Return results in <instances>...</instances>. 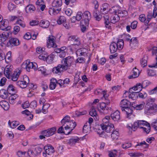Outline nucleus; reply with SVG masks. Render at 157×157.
<instances>
[{"label":"nucleus","instance_id":"f257e3e1","mask_svg":"<svg viewBox=\"0 0 157 157\" xmlns=\"http://www.w3.org/2000/svg\"><path fill=\"white\" fill-rule=\"evenodd\" d=\"M120 106L121 107L122 111L126 113L128 117L132 114L133 109L134 108L131 105V103L125 99L121 101Z\"/></svg>","mask_w":157,"mask_h":157},{"label":"nucleus","instance_id":"f03ea898","mask_svg":"<svg viewBox=\"0 0 157 157\" xmlns=\"http://www.w3.org/2000/svg\"><path fill=\"white\" fill-rule=\"evenodd\" d=\"M124 41L122 39H119L117 43L113 42L110 45V50L111 53L115 52L117 49L121 50L124 46Z\"/></svg>","mask_w":157,"mask_h":157},{"label":"nucleus","instance_id":"7ed1b4c3","mask_svg":"<svg viewBox=\"0 0 157 157\" xmlns=\"http://www.w3.org/2000/svg\"><path fill=\"white\" fill-rule=\"evenodd\" d=\"M138 128H142L143 131L148 134L150 131L151 126L149 123L145 121H137Z\"/></svg>","mask_w":157,"mask_h":157},{"label":"nucleus","instance_id":"20e7f679","mask_svg":"<svg viewBox=\"0 0 157 157\" xmlns=\"http://www.w3.org/2000/svg\"><path fill=\"white\" fill-rule=\"evenodd\" d=\"M138 128H142L143 131L148 134L150 131L151 126L149 123L145 121H137Z\"/></svg>","mask_w":157,"mask_h":157},{"label":"nucleus","instance_id":"39448f33","mask_svg":"<svg viewBox=\"0 0 157 157\" xmlns=\"http://www.w3.org/2000/svg\"><path fill=\"white\" fill-rule=\"evenodd\" d=\"M73 61L74 59L72 57L67 56L62 59L61 62V64L63 66V68L67 70L70 68Z\"/></svg>","mask_w":157,"mask_h":157},{"label":"nucleus","instance_id":"423d86ee","mask_svg":"<svg viewBox=\"0 0 157 157\" xmlns=\"http://www.w3.org/2000/svg\"><path fill=\"white\" fill-rule=\"evenodd\" d=\"M108 125H102V127H101V129L102 130L101 131V130L98 129V133L99 134H102L104 131H105L107 133H111L114 130V125L113 124H109Z\"/></svg>","mask_w":157,"mask_h":157},{"label":"nucleus","instance_id":"0eeeda50","mask_svg":"<svg viewBox=\"0 0 157 157\" xmlns=\"http://www.w3.org/2000/svg\"><path fill=\"white\" fill-rule=\"evenodd\" d=\"M22 68H26L28 72L30 71V69H33L34 70H36L37 67V64L36 63H34L30 62L29 61H26V62H24L21 65Z\"/></svg>","mask_w":157,"mask_h":157},{"label":"nucleus","instance_id":"6e6552de","mask_svg":"<svg viewBox=\"0 0 157 157\" xmlns=\"http://www.w3.org/2000/svg\"><path fill=\"white\" fill-rule=\"evenodd\" d=\"M29 82V77L26 75L23 77V81H19L15 82L16 84L20 87L24 88L26 87L27 84Z\"/></svg>","mask_w":157,"mask_h":157},{"label":"nucleus","instance_id":"1a4fd4ad","mask_svg":"<svg viewBox=\"0 0 157 157\" xmlns=\"http://www.w3.org/2000/svg\"><path fill=\"white\" fill-rule=\"evenodd\" d=\"M82 19L81 21V24L84 23L86 25H88L89 20L91 18V14L88 11H86L82 14Z\"/></svg>","mask_w":157,"mask_h":157},{"label":"nucleus","instance_id":"9d476101","mask_svg":"<svg viewBox=\"0 0 157 157\" xmlns=\"http://www.w3.org/2000/svg\"><path fill=\"white\" fill-rule=\"evenodd\" d=\"M47 41V46L48 48L53 47L56 48L57 47V45L55 43V38L52 35H50L48 38Z\"/></svg>","mask_w":157,"mask_h":157},{"label":"nucleus","instance_id":"9b49d317","mask_svg":"<svg viewBox=\"0 0 157 157\" xmlns=\"http://www.w3.org/2000/svg\"><path fill=\"white\" fill-rule=\"evenodd\" d=\"M45 152H43V155L44 156H46V154L48 155L53 153L55 151L54 148L50 144L45 145L44 147Z\"/></svg>","mask_w":157,"mask_h":157},{"label":"nucleus","instance_id":"f8f14e48","mask_svg":"<svg viewBox=\"0 0 157 157\" xmlns=\"http://www.w3.org/2000/svg\"><path fill=\"white\" fill-rule=\"evenodd\" d=\"M68 40L71 41L74 44L77 46L81 44V41L79 38L77 36H71L68 38Z\"/></svg>","mask_w":157,"mask_h":157},{"label":"nucleus","instance_id":"ddd939ff","mask_svg":"<svg viewBox=\"0 0 157 157\" xmlns=\"http://www.w3.org/2000/svg\"><path fill=\"white\" fill-rule=\"evenodd\" d=\"M56 131V128L54 127L42 131V134L46 137H49L53 135Z\"/></svg>","mask_w":157,"mask_h":157},{"label":"nucleus","instance_id":"4468645a","mask_svg":"<svg viewBox=\"0 0 157 157\" xmlns=\"http://www.w3.org/2000/svg\"><path fill=\"white\" fill-rule=\"evenodd\" d=\"M19 44V42L18 39L14 38H12L10 39L7 43L8 47H10L17 46Z\"/></svg>","mask_w":157,"mask_h":157},{"label":"nucleus","instance_id":"2eb2a0df","mask_svg":"<svg viewBox=\"0 0 157 157\" xmlns=\"http://www.w3.org/2000/svg\"><path fill=\"white\" fill-rule=\"evenodd\" d=\"M77 124L73 120H71L68 123V124H67V125L65 126L64 127V128L65 130H67L69 129H71V131L75 128Z\"/></svg>","mask_w":157,"mask_h":157},{"label":"nucleus","instance_id":"dca6fc26","mask_svg":"<svg viewBox=\"0 0 157 157\" xmlns=\"http://www.w3.org/2000/svg\"><path fill=\"white\" fill-rule=\"evenodd\" d=\"M0 29L2 30L7 31L10 30L11 27L8 26V21L4 20L0 23Z\"/></svg>","mask_w":157,"mask_h":157},{"label":"nucleus","instance_id":"f3484780","mask_svg":"<svg viewBox=\"0 0 157 157\" xmlns=\"http://www.w3.org/2000/svg\"><path fill=\"white\" fill-rule=\"evenodd\" d=\"M66 70L63 68V66L61 64H59L56 67H54L52 69V72L54 73L58 74L61 73L62 71H66Z\"/></svg>","mask_w":157,"mask_h":157},{"label":"nucleus","instance_id":"a211bd4d","mask_svg":"<svg viewBox=\"0 0 157 157\" xmlns=\"http://www.w3.org/2000/svg\"><path fill=\"white\" fill-rule=\"evenodd\" d=\"M130 90L129 92H125L124 94V96L125 97H127V96L126 95L127 94V95H128V97L129 98H131L132 100H134L136 99V97H137V96L136 95V94L138 93V92H130Z\"/></svg>","mask_w":157,"mask_h":157},{"label":"nucleus","instance_id":"6ab92c4d","mask_svg":"<svg viewBox=\"0 0 157 157\" xmlns=\"http://www.w3.org/2000/svg\"><path fill=\"white\" fill-rule=\"evenodd\" d=\"M111 117L114 121H118L120 118V113L118 110H116L111 114Z\"/></svg>","mask_w":157,"mask_h":157},{"label":"nucleus","instance_id":"aec40b11","mask_svg":"<svg viewBox=\"0 0 157 157\" xmlns=\"http://www.w3.org/2000/svg\"><path fill=\"white\" fill-rule=\"evenodd\" d=\"M109 6V5L106 3L102 4L100 10V12L103 14H106L108 12V9Z\"/></svg>","mask_w":157,"mask_h":157},{"label":"nucleus","instance_id":"412c9836","mask_svg":"<svg viewBox=\"0 0 157 157\" xmlns=\"http://www.w3.org/2000/svg\"><path fill=\"white\" fill-rule=\"evenodd\" d=\"M97 108L99 110L101 109L103 110H104L105 109L108 110L109 109V107L106 105L105 103L103 102L99 103L97 105Z\"/></svg>","mask_w":157,"mask_h":157},{"label":"nucleus","instance_id":"4be33fe9","mask_svg":"<svg viewBox=\"0 0 157 157\" xmlns=\"http://www.w3.org/2000/svg\"><path fill=\"white\" fill-rule=\"evenodd\" d=\"M144 82H143L142 84L141 83H137L135 86L130 89L129 90H131L133 89L134 90H137V91L140 92L142 88H144Z\"/></svg>","mask_w":157,"mask_h":157},{"label":"nucleus","instance_id":"5701e85b","mask_svg":"<svg viewBox=\"0 0 157 157\" xmlns=\"http://www.w3.org/2000/svg\"><path fill=\"white\" fill-rule=\"evenodd\" d=\"M9 34L7 32H4L0 35V41L2 43L7 39L9 37Z\"/></svg>","mask_w":157,"mask_h":157},{"label":"nucleus","instance_id":"b1692460","mask_svg":"<svg viewBox=\"0 0 157 157\" xmlns=\"http://www.w3.org/2000/svg\"><path fill=\"white\" fill-rule=\"evenodd\" d=\"M20 73L21 72L20 71H14V73L12 75H11L10 79H11V80L15 82L17 81L19 77Z\"/></svg>","mask_w":157,"mask_h":157},{"label":"nucleus","instance_id":"393cba45","mask_svg":"<svg viewBox=\"0 0 157 157\" xmlns=\"http://www.w3.org/2000/svg\"><path fill=\"white\" fill-rule=\"evenodd\" d=\"M79 139L77 137L71 138L69 140L68 143L71 146H72L76 143H79Z\"/></svg>","mask_w":157,"mask_h":157},{"label":"nucleus","instance_id":"a878e982","mask_svg":"<svg viewBox=\"0 0 157 157\" xmlns=\"http://www.w3.org/2000/svg\"><path fill=\"white\" fill-rule=\"evenodd\" d=\"M35 10V6L32 4L27 5L25 8V11L28 13H33Z\"/></svg>","mask_w":157,"mask_h":157},{"label":"nucleus","instance_id":"bb28decb","mask_svg":"<svg viewBox=\"0 0 157 157\" xmlns=\"http://www.w3.org/2000/svg\"><path fill=\"white\" fill-rule=\"evenodd\" d=\"M50 23L47 20H42L39 23V25L44 28H48L49 25Z\"/></svg>","mask_w":157,"mask_h":157},{"label":"nucleus","instance_id":"cd10ccee","mask_svg":"<svg viewBox=\"0 0 157 157\" xmlns=\"http://www.w3.org/2000/svg\"><path fill=\"white\" fill-rule=\"evenodd\" d=\"M1 106L5 110H7L10 107L9 103L5 101H1L0 102Z\"/></svg>","mask_w":157,"mask_h":157},{"label":"nucleus","instance_id":"c85d7f7f","mask_svg":"<svg viewBox=\"0 0 157 157\" xmlns=\"http://www.w3.org/2000/svg\"><path fill=\"white\" fill-rule=\"evenodd\" d=\"M145 110L148 113H152L156 112L157 110V105L156 104L153 105L152 106H150L149 108L145 109Z\"/></svg>","mask_w":157,"mask_h":157},{"label":"nucleus","instance_id":"c756f323","mask_svg":"<svg viewBox=\"0 0 157 157\" xmlns=\"http://www.w3.org/2000/svg\"><path fill=\"white\" fill-rule=\"evenodd\" d=\"M104 23L105 24V27L109 29L110 28L111 26L109 25L110 21H109V17L107 15H105L104 16Z\"/></svg>","mask_w":157,"mask_h":157},{"label":"nucleus","instance_id":"7c9ffc66","mask_svg":"<svg viewBox=\"0 0 157 157\" xmlns=\"http://www.w3.org/2000/svg\"><path fill=\"white\" fill-rule=\"evenodd\" d=\"M93 16L96 21H99L101 19L102 16L99 13L98 10H94L93 12Z\"/></svg>","mask_w":157,"mask_h":157},{"label":"nucleus","instance_id":"2f4dec72","mask_svg":"<svg viewBox=\"0 0 157 157\" xmlns=\"http://www.w3.org/2000/svg\"><path fill=\"white\" fill-rule=\"evenodd\" d=\"M71 121L70 117L68 115H66L61 120V123L63 126H64L65 124L67 125V124Z\"/></svg>","mask_w":157,"mask_h":157},{"label":"nucleus","instance_id":"473e14b6","mask_svg":"<svg viewBox=\"0 0 157 157\" xmlns=\"http://www.w3.org/2000/svg\"><path fill=\"white\" fill-rule=\"evenodd\" d=\"M120 20V17L117 14L112 16L110 18V22L112 23L115 24Z\"/></svg>","mask_w":157,"mask_h":157},{"label":"nucleus","instance_id":"72a5a7b5","mask_svg":"<svg viewBox=\"0 0 157 157\" xmlns=\"http://www.w3.org/2000/svg\"><path fill=\"white\" fill-rule=\"evenodd\" d=\"M57 80L54 78L51 79L50 83L49 85V88L51 90L54 89L56 86Z\"/></svg>","mask_w":157,"mask_h":157},{"label":"nucleus","instance_id":"f704fd0d","mask_svg":"<svg viewBox=\"0 0 157 157\" xmlns=\"http://www.w3.org/2000/svg\"><path fill=\"white\" fill-rule=\"evenodd\" d=\"M7 91L4 89L0 90V97L3 99H6L8 97Z\"/></svg>","mask_w":157,"mask_h":157},{"label":"nucleus","instance_id":"c9c22d12","mask_svg":"<svg viewBox=\"0 0 157 157\" xmlns=\"http://www.w3.org/2000/svg\"><path fill=\"white\" fill-rule=\"evenodd\" d=\"M62 0H54L52 3V6L55 7H60L62 5Z\"/></svg>","mask_w":157,"mask_h":157},{"label":"nucleus","instance_id":"e433bc0d","mask_svg":"<svg viewBox=\"0 0 157 157\" xmlns=\"http://www.w3.org/2000/svg\"><path fill=\"white\" fill-rule=\"evenodd\" d=\"M55 57V56L53 54H51L49 56H48L47 57L46 61L48 63L50 64L53 62V60L54 58Z\"/></svg>","mask_w":157,"mask_h":157},{"label":"nucleus","instance_id":"4c0bfd02","mask_svg":"<svg viewBox=\"0 0 157 157\" xmlns=\"http://www.w3.org/2000/svg\"><path fill=\"white\" fill-rule=\"evenodd\" d=\"M89 114L92 117H95L97 119L96 116L97 115V111L96 110L94 106H92L90 111L89 112Z\"/></svg>","mask_w":157,"mask_h":157},{"label":"nucleus","instance_id":"58836bf2","mask_svg":"<svg viewBox=\"0 0 157 157\" xmlns=\"http://www.w3.org/2000/svg\"><path fill=\"white\" fill-rule=\"evenodd\" d=\"M147 57L144 56L140 60V63L142 67H144L147 66Z\"/></svg>","mask_w":157,"mask_h":157},{"label":"nucleus","instance_id":"ea45409f","mask_svg":"<svg viewBox=\"0 0 157 157\" xmlns=\"http://www.w3.org/2000/svg\"><path fill=\"white\" fill-rule=\"evenodd\" d=\"M8 124L12 128H14L19 125V122L17 121H13L10 122V121L9 120L8 122Z\"/></svg>","mask_w":157,"mask_h":157},{"label":"nucleus","instance_id":"a19ab883","mask_svg":"<svg viewBox=\"0 0 157 157\" xmlns=\"http://www.w3.org/2000/svg\"><path fill=\"white\" fill-rule=\"evenodd\" d=\"M66 20V18L64 16H60L59 18L57 20V22L58 24L61 25L65 22Z\"/></svg>","mask_w":157,"mask_h":157},{"label":"nucleus","instance_id":"79ce46f5","mask_svg":"<svg viewBox=\"0 0 157 157\" xmlns=\"http://www.w3.org/2000/svg\"><path fill=\"white\" fill-rule=\"evenodd\" d=\"M119 134L118 132L116 131H113L111 135V137L113 140H117L118 138Z\"/></svg>","mask_w":157,"mask_h":157},{"label":"nucleus","instance_id":"37998d69","mask_svg":"<svg viewBox=\"0 0 157 157\" xmlns=\"http://www.w3.org/2000/svg\"><path fill=\"white\" fill-rule=\"evenodd\" d=\"M4 74L8 78L10 79V76L11 74V71L10 69L7 68H5L4 71Z\"/></svg>","mask_w":157,"mask_h":157},{"label":"nucleus","instance_id":"c03bdc74","mask_svg":"<svg viewBox=\"0 0 157 157\" xmlns=\"http://www.w3.org/2000/svg\"><path fill=\"white\" fill-rule=\"evenodd\" d=\"M33 149L36 156L40 154L42 151V148L38 146L35 147L34 148H33Z\"/></svg>","mask_w":157,"mask_h":157},{"label":"nucleus","instance_id":"a18cd8bd","mask_svg":"<svg viewBox=\"0 0 157 157\" xmlns=\"http://www.w3.org/2000/svg\"><path fill=\"white\" fill-rule=\"evenodd\" d=\"M47 54L44 52L43 53H41L38 56L39 58L40 59L45 60L47 59Z\"/></svg>","mask_w":157,"mask_h":157},{"label":"nucleus","instance_id":"49530a36","mask_svg":"<svg viewBox=\"0 0 157 157\" xmlns=\"http://www.w3.org/2000/svg\"><path fill=\"white\" fill-rule=\"evenodd\" d=\"M138 123L137 122H135L133 125H132V127L128 126L127 128L128 129H130L134 131H135L137 128L138 126Z\"/></svg>","mask_w":157,"mask_h":157},{"label":"nucleus","instance_id":"de8ad7c7","mask_svg":"<svg viewBox=\"0 0 157 157\" xmlns=\"http://www.w3.org/2000/svg\"><path fill=\"white\" fill-rule=\"evenodd\" d=\"M63 126L60 127L57 130V132L59 133H64L66 135H68L71 133V132H68L67 133H66L64 131V129Z\"/></svg>","mask_w":157,"mask_h":157},{"label":"nucleus","instance_id":"09e8293b","mask_svg":"<svg viewBox=\"0 0 157 157\" xmlns=\"http://www.w3.org/2000/svg\"><path fill=\"white\" fill-rule=\"evenodd\" d=\"M6 61L8 62H9L11 60V52L10 51L8 52L7 53L6 56H5Z\"/></svg>","mask_w":157,"mask_h":157},{"label":"nucleus","instance_id":"8fccbe9b","mask_svg":"<svg viewBox=\"0 0 157 157\" xmlns=\"http://www.w3.org/2000/svg\"><path fill=\"white\" fill-rule=\"evenodd\" d=\"M16 23L19 25L22 28H24L25 26V22L21 19H19L17 20Z\"/></svg>","mask_w":157,"mask_h":157},{"label":"nucleus","instance_id":"3c124183","mask_svg":"<svg viewBox=\"0 0 157 157\" xmlns=\"http://www.w3.org/2000/svg\"><path fill=\"white\" fill-rule=\"evenodd\" d=\"M132 144L130 143H125L123 144L122 145V148L125 149L129 148L131 147Z\"/></svg>","mask_w":157,"mask_h":157},{"label":"nucleus","instance_id":"603ef678","mask_svg":"<svg viewBox=\"0 0 157 157\" xmlns=\"http://www.w3.org/2000/svg\"><path fill=\"white\" fill-rule=\"evenodd\" d=\"M82 13L81 12H78L75 16L77 21H80L82 19Z\"/></svg>","mask_w":157,"mask_h":157},{"label":"nucleus","instance_id":"864d4df0","mask_svg":"<svg viewBox=\"0 0 157 157\" xmlns=\"http://www.w3.org/2000/svg\"><path fill=\"white\" fill-rule=\"evenodd\" d=\"M28 154L30 157H35L36 156L34 150H32L30 148L28 151Z\"/></svg>","mask_w":157,"mask_h":157},{"label":"nucleus","instance_id":"5fc2aeb1","mask_svg":"<svg viewBox=\"0 0 157 157\" xmlns=\"http://www.w3.org/2000/svg\"><path fill=\"white\" fill-rule=\"evenodd\" d=\"M132 71V74L134 75V77H137L139 76V71L138 69L135 67L133 69Z\"/></svg>","mask_w":157,"mask_h":157},{"label":"nucleus","instance_id":"6e6d98bb","mask_svg":"<svg viewBox=\"0 0 157 157\" xmlns=\"http://www.w3.org/2000/svg\"><path fill=\"white\" fill-rule=\"evenodd\" d=\"M90 126L89 124L88 123H86L84 125L83 128V132H87L90 127Z\"/></svg>","mask_w":157,"mask_h":157},{"label":"nucleus","instance_id":"4d7b16f0","mask_svg":"<svg viewBox=\"0 0 157 157\" xmlns=\"http://www.w3.org/2000/svg\"><path fill=\"white\" fill-rule=\"evenodd\" d=\"M144 106V103H142L140 104L136 105L135 108L136 110H140L142 109Z\"/></svg>","mask_w":157,"mask_h":157},{"label":"nucleus","instance_id":"13d9d810","mask_svg":"<svg viewBox=\"0 0 157 157\" xmlns=\"http://www.w3.org/2000/svg\"><path fill=\"white\" fill-rule=\"evenodd\" d=\"M56 84L59 85L60 87L61 88L64 87V81L61 79L57 80Z\"/></svg>","mask_w":157,"mask_h":157},{"label":"nucleus","instance_id":"bf43d9fd","mask_svg":"<svg viewBox=\"0 0 157 157\" xmlns=\"http://www.w3.org/2000/svg\"><path fill=\"white\" fill-rule=\"evenodd\" d=\"M117 12L118 14H122L121 16L123 17L124 15H127L128 13L127 12L126 10H118Z\"/></svg>","mask_w":157,"mask_h":157},{"label":"nucleus","instance_id":"052dcab7","mask_svg":"<svg viewBox=\"0 0 157 157\" xmlns=\"http://www.w3.org/2000/svg\"><path fill=\"white\" fill-rule=\"evenodd\" d=\"M15 90L14 86L11 84H10L8 86L7 91L8 93L13 92Z\"/></svg>","mask_w":157,"mask_h":157},{"label":"nucleus","instance_id":"680f3d73","mask_svg":"<svg viewBox=\"0 0 157 157\" xmlns=\"http://www.w3.org/2000/svg\"><path fill=\"white\" fill-rule=\"evenodd\" d=\"M87 112L86 111H84L82 112L76 111L75 114L78 117L80 115H83L86 114Z\"/></svg>","mask_w":157,"mask_h":157},{"label":"nucleus","instance_id":"e2e57ef3","mask_svg":"<svg viewBox=\"0 0 157 157\" xmlns=\"http://www.w3.org/2000/svg\"><path fill=\"white\" fill-rule=\"evenodd\" d=\"M138 41L136 37H133L130 39V44H137Z\"/></svg>","mask_w":157,"mask_h":157},{"label":"nucleus","instance_id":"0e129e2a","mask_svg":"<svg viewBox=\"0 0 157 157\" xmlns=\"http://www.w3.org/2000/svg\"><path fill=\"white\" fill-rule=\"evenodd\" d=\"M15 8V6L12 3H10L8 4V8L10 11L12 10Z\"/></svg>","mask_w":157,"mask_h":157},{"label":"nucleus","instance_id":"69168bd1","mask_svg":"<svg viewBox=\"0 0 157 157\" xmlns=\"http://www.w3.org/2000/svg\"><path fill=\"white\" fill-rule=\"evenodd\" d=\"M14 30L13 32V34H17L20 30V28L18 26H15L13 28Z\"/></svg>","mask_w":157,"mask_h":157},{"label":"nucleus","instance_id":"338daca9","mask_svg":"<svg viewBox=\"0 0 157 157\" xmlns=\"http://www.w3.org/2000/svg\"><path fill=\"white\" fill-rule=\"evenodd\" d=\"M124 36V40L125 41H130V38L131 37V36L129 34H128L126 35H123Z\"/></svg>","mask_w":157,"mask_h":157},{"label":"nucleus","instance_id":"774afa93","mask_svg":"<svg viewBox=\"0 0 157 157\" xmlns=\"http://www.w3.org/2000/svg\"><path fill=\"white\" fill-rule=\"evenodd\" d=\"M150 50H151L152 51L153 55L155 54L156 56V54H157V47H153L150 50H149V51Z\"/></svg>","mask_w":157,"mask_h":157}]
</instances>
